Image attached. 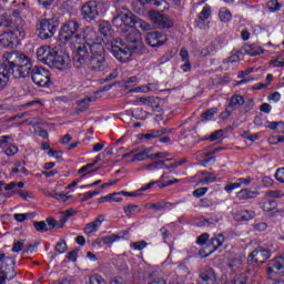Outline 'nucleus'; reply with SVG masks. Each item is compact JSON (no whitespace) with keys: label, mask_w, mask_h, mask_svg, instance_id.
<instances>
[{"label":"nucleus","mask_w":284,"mask_h":284,"mask_svg":"<svg viewBox=\"0 0 284 284\" xmlns=\"http://www.w3.org/2000/svg\"><path fill=\"white\" fill-rule=\"evenodd\" d=\"M47 225H49V230H54V227H58L59 230V222L54 217H48L45 220Z\"/></svg>","instance_id":"63"},{"label":"nucleus","mask_w":284,"mask_h":284,"mask_svg":"<svg viewBox=\"0 0 284 284\" xmlns=\"http://www.w3.org/2000/svg\"><path fill=\"white\" fill-rule=\"evenodd\" d=\"M99 230V224L97 222H90L85 225L84 227V234H93V232H98Z\"/></svg>","instance_id":"44"},{"label":"nucleus","mask_w":284,"mask_h":284,"mask_svg":"<svg viewBox=\"0 0 284 284\" xmlns=\"http://www.w3.org/2000/svg\"><path fill=\"white\" fill-rule=\"evenodd\" d=\"M22 12L23 11L21 9H16L10 16H0V28H14L16 30H23L26 21H23V18L21 17Z\"/></svg>","instance_id":"11"},{"label":"nucleus","mask_w":284,"mask_h":284,"mask_svg":"<svg viewBox=\"0 0 284 284\" xmlns=\"http://www.w3.org/2000/svg\"><path fill=\"white\" fill-rule=\"evenodd\" d=\"M99 32L101 34V41L106 45L112 41V24L108 21H101L99 24Z\"/></svg>","instance_id":"20"},{"label":"nucleus","mask_w":284,"mask_h":284,"mask_svg":"<svg viewBox=\"0 0 284 284\" xmlns=\"http://www.w3.org/2000/svg\"><path fill=\"white\" fill-rule=\"evenodd\" d=\"M111 52L120 63H126L132 54H139V47H128V44H124L123 39L118 38L111 47Z\"/></svg>","instance_id":"6"},{"label":"nucleus","mask_w":284,"mask_h":284,"mask_svg":"<svg viewBox=\"0 0 284 284\" xmlns=\"http://www.w3.org/2000/svg\"><path fill=\"white\" fill-rule=\"evenodd\" d=\"M49 68H53L54 70H63L70 69V54L65 53V51H54V54L51 55L49 63H47Z\"/></svg>","instance_id":"12"},{"label":"nucleus","mask_w":284,"mask_h":284,"mask_svg":"<svg viewBox=\"0 0 284 284\" xmlns=\"http://www.w3.org/2000/svg\"><path fill=\"white\" fill-rule=\"evenodd\" d=\"M149 19L152 21V23H154L155 28L165 30L173 28L174 22H172V20L168 17H165L164 14H162L159 11H154L151 10L149 11Z\"/></svg>","instance_id":"17"},{"label":"nucleus","mask_w":284,"mask_h":284,"mask_svg":"<svg viewBox=\"0 0 284 284\" xmlns=\"http://www.w3.org/2000/svg\"><path fill=\"white\" fill-rule=\"evenodd\" d=\"M266 196L270 199H283L284 194L281 190L267 191Z\"/></svg>","instance_id":"55"},{"label":"nucleus","mask_w":284,"mask_h":284,"mask_svg":"<svg viewBox=\"0 0 284 284\" xmlns=\"http://www.w3.org/2000/svg\"><path fill=\"white\" fill-rule=\"evenodd\" d=\"M131 247H133V250H138V252H141V250H145V247H148V242H145V240L133 242L131 243Z\"/></svg>","instance_id":"49"},{"label":"nucleus","mask_w":284,"mask_h":284,"mask_svg":"<svg viewBox=\"0 0 284 284\" xmlns=\"http://www.w3.org/2000/svg\"><path fill=\"white\" fill-rule=\"evenodd\" d=\"M239 187H241V184H239V182L235 183H229L224 186L225 192H227V194H232V192H234V190H239Z\"/></svg>","instance_id":"58"},{"label":"nucleus","mask_w":284,"mask_h":284,"mask_svg":"<svg viewBox=\"0 0 284 284\" xmlns=\"http://www.w3.org/2000/svg\"><path fill=\"white\" fill-rule=\"evenodd\" d=\"M145 170H165V161H155L144 166Z\"/></svg>","instance_id":"37"},{"label":"nucleus","mask_w":284,"mask_h":284,"mask_svg":"<svg viewBox=\"0 0 284 284\" xmlns=\"http://www.w3.org/2000/svg\"><path fill=\"white\" fill-rule=\"evenodd\" d=\"M30 74L33 83L37 84L38 88H50L52 85V78L50 71L45 68L39 65L32 68L31 62L29 75Z\"/></svg>","instance_id":"10"},{"label":"nucleus","mask_w":284,"mask_h":284,"mask_svg":"<svg viewBox=\"0 0 284 284\" xmlns=\"http://www.w3.org/2000/svg\"><path fill=\"white\" fill-rule=\"evenodd\" d=\"M139 28L141 30H143L144 32H148V30H152V24L145 22L141 18H138V22L135 24V29L139 30Z\"/></svg>","instance_id":"41"},{"label":"nucleus","mask_w":284,"mask_h":284,"mask_svg":"<svg viewBox=\"0 0 284 284\" xmlns=\"http://www.w3.org/2000/svg\"><path fill=\"white\" fill-rule=\"evenodd\" d=\"M92 101H97V97H89L81 99L77 102V106L74 109V114L79 115L90 109V104Z\"/></svg>","instance_id":"23"},{"label":"nucleus","mask_w":284,"mask_h":284,"mask_svg":"<svg viewBox=\"0 0 284 284\" xmlns=\"http://www.w3.org/2000/svg\"><path fill=\"white\" fill-rule=\"evenodd\" d=\"M275 179H276V181H278V183H284V168L276 170Z\"/></svg>","instance_id":"64"},{"label":"nucleus","mask_w":284,"mask_h":284,"mask_svg":"<svg viewBox=\"0 0 284 284\" xmlns=\"http://www.w3.org/2000/svg\"><path fill=\"white\" fill-rule=\"evenodd\" d=\"M168 205L175 207L176 203L159 202V203L151 204L149 206V210H155V212H161V211L165 210V206H168Z\"/></svg>","instance_id":"33"},{"label":"nucleus","mask_w":284,"mask_h":284,"mask_svg":"<svg viewBox=\"0 0 284 284\" xmlns=\"http://www.w3.org/2000/svg\"><path fill=\"white\" fill-rule=\"evenodd\" d=\"M80 41L79 45H85L89 48V50H92V48H98L99 52H102L105 54V47L101 41H99V33H97V30L92 27H87L82 30V32L79 33Z\"/></svg>","instance_id":"7"},{"label":"nucleus","mask_w":284,"mask_h":284,"mask_svg":"<svg viewBox=\"0 0 284 284\" xmlns=\"http://www.w3.org/2000/svg\"><path fill=\"white\" fill-rule=\"evenodd\" d=\"M266 274L270 276V278H274V276H283V264L281 257H276L268 262Z\"/></svg>","instance_id":"19"},{"label":"nucleus","mask_w":284,"mask_h":284,"mask_svg":"<svg viewBox=\"0 0 284 284\" xmlns=\"http://www.w3.org/2000/svg\"><path fill=\"white\" fill-rule=\"evenodd\" d=\"M266 7L268 8L270 12H278L283 4H281L278 0H268Z\"/></svg>","instance_id":"39"},{"label":"nucleus","mask_w":284,"mask_h":284,"mask_svg":"<svg viewBox=\"0 0 284 284\" xmlns=\"http://www.w3.org/2000/svg\"><path fill=\"white\" fill-rule=\"evenodd\" d=\"M55 252H58V254H65V252H68V243H65L64 240L58 242L55 244Z\"/></svg>","instance_id":"46"},{"label":"nucleus","mask_w":284,"mask_h":284,"mask_svg":"<svg viewBox=\"0 0 284 284\" xmlns=\"http://www.w3.org/2000/svg\"><path fill=\"white\" fill-rule=\"evenodd\" d=\"M217 113H219L217 108L207 109L204 113H202V119H205V121H210V119H213L214 114H217Z\"/></svg>","instance_id":"43"},{"label":"nucleus","mask_w":284,"mask_h":284,"mask_svg":"<svg viewBox=\"0 0 284 284\" xmlns=\"http://www.w3.org/2000/svg\"><path fill=\"white\" fill-rule=\"evenodd\" d=\"M123 32V43L129 48L138 47V54H141V32L136 27L131 29H122Z\"/></svg>","instance_id":"13"},{"label":"nucleus","mask_w":284,"mask_h":284,"mask_svg":"<svg viewBox=\"0 0 284 284\" xmlns=\"http://www.w3.org/2000/svg\"><path fill=\"white\" fill-rule=\"evenodd\" d=\"M45 196H49L50 199H55V201H62L63 203H65V201H68V199H72V195H65L63 193H57L55 191H47L44 193Z\"/></svg>","instance_id":"30"},{"label":"nucleus","mask_w":284,"mask_h":284,"mask_svg":"<svg viewBox=\"0 0 284 284\" xmlns=\"http://www.w3.org/2000/svg\"><path fill=\"white\" fill-rule=\"evenodd\" d=\"M80 14L87 23L97 21V17H99V3L94 0L84 2L81 7Z\"/></svg>","instance_id":"14"},{"label":"nucleus","mask_w":284,"mask_h":284,"mask_svg":"<svg viewBox=\"0 0 284 284\" xmlns=\"http://www.w3.org/2000/svg\"><path fill=\"white\" fill-rule=\"evenodd\" d=\"M214 205V202L207 197H203L199 202V207H212Z\"/></svg>","instance_id":"57"},{"label":"nucleus","mask_w":284,"mask_h":284,"mask_svg":"<svg viewBox=\"0 0 284 284\" xmlns=\"http://www.w3.org/2000/svg\"><path fill=\"white\" fill-rule=\"evenodd\" d=\"M168 156H170L169 152H158L150 154L149 159L154 161V159H168Z\"/></svg>","instance_id":"61"},{"label":"nucleus","mask_w":284,"mask_h":284,"mask_svg":"<svg viewBox=\"0 0 284 284\" xmlns=\"http://www.w3.org/2000/svg\"><path fill=\"white\" fill-rule=\"evenodd\" d=\"M26 37L24 29L7 28V30L0 34V45L8 50H14L19 45L21 39Z\"/></svg>","instance_id":"5"},{"label":"nucleus","mask_w":284,"mask_h":284,"mask_svg":"<svg viewBox=\"0 0 284 284\" xmlns=\"http://www.w3.org/2000/svg\"><path fill=\"white\" fill-rule=\"evenodd\" d=\"M209 240H210V234L209 233H203L197 237L196 244L197 245H205V243H207Z\"/></svg>","instance_id":"62"},{"label":"nucleus","mask_w":284,"mask_h":284,"mask_svg":"<svg viewBox=\"0 0 284 284\" xmlns=\"http://www.w3.org/2000/svg\"><path fill=\"white\" fill-rule=\"evenodd\" d=\"M270 256H272V251L263 246H257L252 253L248 254L247 264L248 265H263Z\"/></svg>","instance_id":"15"},{"label":"nucleus","mask_w":284,"mask_h":284,"mask_svg":"<svg viewBox=\"0 0 284 284\" xmlns=\"http://www.w3.org/2000/svg\"><path fill=\"white\" fill-rule=\"evenodd\" d=\"M223 243H225V236L223 234H217L216 236L212 237L209 241L207 247H211L206 256H210V254H214L219 247L223 246Z\"/></svg>","instance_id":"22"},{"label":"nucleus","mask_w":284,"mask_h":284,"mask_svg":"<svg viewBox=\"0 0 284 284\" xmlns=\"http://www.w3.org/2000/svg\"><path fill=\"white\" fill-rule=\"evenodd\" d=\"M123 210H124L125 216H128V219H131L132 214H134V212H136V210H139V205L129 204V205L124 206Z\"/></svg>","instance_id":"42"},{"label":"nucleus","mask_w":284,"mask_h":284,"mask_svg":"<svg viewBox=\"0 0 284 284\" xmlns=\"http://www.w3.org/2000/svg\"><path fill=\"white\" fill-rule=\"evenodd\" d=\"M278 203H276V200H268L261 204V207L264 212H272V210H276V206Z\"/></svg>","instance_id":"34"},{"label":"nucleus","mask_w":284,"mask_h":284,"mask_svg":"<svg viewBox=\"0 0 284 284\" xmlns=\"http://www.w3.org/2000/svg\"><path fill=\"white\" fill-rule=\"evenodd\" d=\"M73 65L77 70H91V72H103L105 70V53L99 51L98 47L88 50L85 44H79L73 54Z\"/></svg>","instance_id":"2"},{"label":"nucleus","mask_w":284,"mask_h":284,"mask_svg":"<svg viewBox=\"0 0 284 284\" xmlns=\"http://www.w3.org/2000/svg\"><path fill=\"white\" fill-rule=\"evenodd\" d=\"M161 103L163 100L161 98L149 97V106L154 110V112H161L163 109L161 108Z\"/></svg>","instance_id":"29"},{"label":"nucleus","mask_w":284,"mask_h":284,"mask_svg":"<svg viewBox=\"0 0 284 284\" xmlns=\"http://www.w3.org/2000/svg\"><path fill=\"white\" fill-rule=\"evenodd\" d=\"M146 43L151 48H161L168 43V36L161 31H150L146 33Z\"/></svg>","instance_id":"18"},{"label":"nucleus","mask_w":284,"mask_h":284,"mask_svg":"<svg viewBox=\"0 0 284 284\" xmlns=\"http://www.w3.org/2000/svg\"><path fill=\"white\" fill-rule=\"evenodd\" d=\"M220 20L223 23H230L232 21V12L230 10L220 11Z\"/></svg>","instance_id":"45"},{"label":"nucleus","mask_w":284,"mask_h":284,"mask_svg":"<svg viewBox=\"0 0 284 284\" xmlns=\"http://www.w3.org/2000/svg\"><path fill=\"white\" fill-rule=\"evenodd\" d=\"M13 219L18 222V223H23V221L28 220V219H34V213H16L13 215Z\"/></svg>","instance_id":"38"},{"label":"nucleus","mask_w":284,"mask_h":284,"mask_svg":"<svg viewBox=\"0 0 284 284\" xmlns=\"http://www.w3.org/2000/svg\"><path fill=\"white\" fill-rule=\"evenodd\" d=\"M33 227L40 234H43V232H50V229L48 227V224L45 223V221H36V222H33Z\"/></svg>","instance_id":"35"},{"label":"nucleus","mask_w":284,"mask_h":284,"mask_svg":"<svg viewBox=\"0 0 284 284\" xmlns=\"http://www.w3.org/2000/svg\"><path fill=\"white\" fill-rule=\"evenodd\" d=\"M256 196H258V192L252 191L251 189H242L236 193L239 201H247L250 199H256Z\"/></svg>","instance_id":"27"},{"label":"nucleus","mask_w":284,"mask_h":284,"mask_svg":"<svg viewBox=\"0 0 284 284\" xmlns=\"http://www.w3.org/2000/svg\"><path fill=\"white\" fill-rule=\"evenodd\" d=\"M24 243H26V240L14 242L11 248V252H17V253L21 252L23 250Z\"/></svg>","instance_id":"59"},{"label":"nucleus","mask_w":284,"mask_h":284,"mask_svg":"<svg viewBox=\"0 0 284 284\" xmlns=\"http://www.w3.org/2000/svg\"><path fill=\"white\" fill-rule=\"evenodd\" d=\"M227 284H252L245 274L235 275Z\"/></svg>","instance_id":"31"},{"label":"nucleus","mask_w":284,"mask_h":284,"mask_svg":"<svg viewBox=\"0 0 284 284\" xmlns=\"http://www.w3.org/2000/svg\"><path fill=\"white\" fill-rule=\"evenodd\" d=\"M126 234H130V232H128L126 230H123L119 234L103 236L102 243L104 245H112V243H115V241H121V239H123V236H126Z\"/></svg>","instance_id":"25"},{"label":"nucleus","mask_w":284,"mask_h":284,"mask_svg":"<svg viewBox=\"0 0 284 284\" xmlns=\"http://www.w3.org/2000/svg\"><path fill=\"white\" fill-rule=\"evenodd\" d=\"M245 103L243 95L235 94L231 98L227 108L234 112L236 108H241Z\"/></svg>","instance_id":"28"},{"label":"nucleus","mask_w":284,"mask_h":284,"mask_svg":"<svg viewBox=\"0 0 284 284\" xmlns=\"http://www.w3.org/2000/svg\"><path fill=\"white\" fill-rule=\"evenodd\" d=\"M207 190H210V189L209 187L195 189L193 191V196H195V199H201V196H205V194H207Z\"/></svg>","instance_id":"56"},{"label":"nucleus","mask_w":284,"mask_h":284,"mask_svg":"<svg viewBox=\"0 0 284 284\" xmlns=\"http://www.w3.org/2000/svg\"><path fill=\"white\" fill-rule=\"evenodd\" d=\"M138 21L139 17L132 13L128 8L119 9L112 19L113 26H115V28H121L122 30L136 28Z\"/></svg>","instance_id":"4"},{"label":"nucleus","mask_w":284,"mask_h":284,"mask_svg":"<svg viewBox=\"0 0 284 284\" xmlns=\"http://www.w3.org/2000/svg\"><path fill=\"white\" fill-rule=\"evenodd\" d=\"M0 284H6V281H14L17 274L14 267L17 266V260L12 256H6V253H0Z\"/></svg>","instance_id":"8"},{"label":"nucleus","mask_w":284,"mask_h":284,"mask_svg":"<svg viewBox=\"0 0 284 284\" xmlns=\"http://www.w3.org/2000/svg\"><path fill=\"white\" fill-rule=\"evenodd\" d=\"M211 14H212V7L205 6L203 10L200 12L199 19L200 21H207Z\"/></svg>","instance_id":"40"},{"label":"nucleus","mask_w":284,"mask_h":284,"mask_svg":"<svg viewBox=\"0 0 284 284\" xmlns=\"http://www.w3.org/2000/svg\"><path fill=\"white\" fill-rule=\"evenodd\" d=\"M39 250V242H34L33 244H28L27 248L22 251V254H32L33 252H37Z\"/></svg>","instance_id":"52"},{"label":"nucleus","mask_w":284,"mask_h":284,"mask_svg":"<svg viewBox=\"0 0 284 284\" xmlns=\"http://www.w3.org/2000/svg\"><path fill=\"white\" fill-rule=\"evenodd\" d=\"M223 136V130H216L209 138L203 139V141H219Z\"/></svg>","instance_id":"53"},{"label":"nucleus","mask_w":284,"mask_h":284,"mask_svg":"<svg viewBox=\"0 0 284 284\" xmlns=\"http://www.w3.org/2000/svg\"><path fill=\"white\" fill-rule=\"evenodd\" d=\"M79 256V248H74L73 251H70L67 255L68 261H71L72 263H77V258Z\"/></svg>","instance_id":"60"},{"label":"nucleus","mask_w":284,"mask_h":284,"mask_svg":"<svg viewBox=\"0 0 284 284\" xmlns=\"http://www.w3.org/2000/svg\"><path fill=\"white\" fill-rule=\"evenodd\" d=\"M265 52V49L261 47L251 45V50L248 51L250 57H258Z\"/></svg>","instance_id":"51"},{"label":"nucleus","mask_w":284,"mask_h":284,"mask_svg":"<svg viewBox=\"0 0 284 284\" xmlns=\"http://www.w3.org/2000/svg\"><path fill=\"white\" fill-rule=\"evenodd\" d=\"M170 132H172V129L163 128L160 130H151L149 133L139 134L138 138L150 141V139H159V136H163V134H170Z\"/></svg>","instance_id":"24"},{"label":"nucleus","mask_w":284,"mask_h":284,"mask_svg":"<svg viewBox=\"0 0 284 284\" xmlns=\"http://www.w3.org/2000/svg\"><path fill=\"white\" fill-rule=\"evenodd\" d=\"M17 152H19V148L17 145L10 144L9 146H7V149L4 150V154L7 156H14V154H17Z\"/></svg>","instance_id":"54"},{"label":"nucleus","mask_w":284,"mask_h":284,"mask_svg":"<svg viewBox=\"0 0 284 284\" xmlns=\"http://www.w3.org/2000/svg\"><path fill=\"white\" fill-rule=\"evenodd\" d=\"M256 216L253 210H241L235 213V221H252Z\"/></svg>","instance_id":"26"},{"label":"nucleus","mask_w":284,"mask_h":284,"mask_svg":"<svg viewBox=\"0 0 284 284\" xmlns=\"http://www.w3.org/2000/svg\"><path fill=\"white\" fill-rule=\"evenodd\" d=\"M55 49H52L50 45H43L40 47L37 51V57L39 61H42V63H48L50 62V59H52V54H54Z\"/></svg>","instance_id":"21"},{"label":"nucleus","mask_w":284,"mask_h":284,"mask_svg":"<svg viewBox=\"0 0 284 284\" xmlns=\"http://www.w3.org/2000/svg\"><path fill=\"white\" fill-rule=\"evenodd\" d=\"M131 116H133V119L136 121H145V119H148V112L142 108H138L132 111Z\"/></svg>","instance_id":"32"},{"label":"nucleus","mask_w":284,"mask_h":284,"mask_svg":"<svg viewBox=\"0 0 284 284\" xmlns=\"http://www.w3.org/2000/svg\"><path fill=\"white\" fill-rule=\"evenodd\" d=\"M61 21L59 17L51 16L50 18H42L36 24V34L42 41H48V39H52L54 34H57V30H59Z\"/></svg>","instance_id":"3"},{"label":"nucleus","mask_w":284,"mask_h":284,"mask_svg":"<svg viewBox=\"0 0 284 284\" xmlns=\"http://www.w3.org/2000/svg\"><path fill=\"white\" fill-rule=\"evenodd\" d=\"M89 284H108V282L103 278V276L95 274L90 277Z\"/></svg>","instance_id":"48"},{"label":"nucleus","mask_w":284,"mask_h":284,"mask_svg":"<svg viewBox=\"0 0 284 284\" xmlns=\"http://www.w3.org/2000/svg\"><path fill=\"white\" fill-rule=\"evenodd\" d=\"M278 125H282V130H280L277 132L280 134H284V122H270V121H267L266 128H268V130H276V128H278Z\"/></svg>","instance_id":"50"},{"label":"nucleus","mask_w":284,"mask_h":284,"mask_svg":"<svg viewBox=\"0 0 284 284\" xmlns=\"http://www.w3.org/2000/svg\"><path fill=\"white\" fill-rule=\"evenodd\" d=\"M174 54H176V50H171V51L166 52L163 57H161L159 59L158 65L161 67V65L168 63V61H172V59H174Z\"/></svg>","instance_id":"36"},{"label":"nucleus","mask_w":284,"mask_h":284,"mask_svg":"<svg viewBox=\"0 0 284 284\" xmlns=\"http://www.w3.org/2000/svg\"><path fill=\"white\" fill-rule=\"evenodd\" d=\"M148 152H150V151L149 150H144V151L140 152V153H136L133 156V159L131 160V163H134V161H145V159H150V158H148V156H150L148 154Z\"/></svg>","instance_id":"47"},{"label":"nucleus","mask_w":284,"mask_h":284,"mask_svg":"<svg viewBox=\"0 0 284 284\" xmlns=\"http://www.w3.org/2000/svg\"><path fill=\"white\" fill-rule=\"evenodd\" d=\"M81 24L77 20H71L65 22L59 31V41L62 43H70V41H81V36H79V28Z\"/></svg>","instance_id":"9"},{"label":"nucleus","mask_w":284,"mask_h":284,"mask_svg":"<svg viewBox=\"0 0 284 284\" xmlns=\"http://www.w3.org/2000/svg\"><path fill=\"white\" fill-rule=\"evenodd\" d=\"M2 59L3 61L0 64V92L8 88L10 77H13V79H28L32 68L30 55L19 50L4 52Z\"/></svg>","instance_id":"1"},{"label":"nucleus","mask_w":284,"mask_h":284,"mask_svg":"<svg viewBox=\"0 0 284 284\" xmlns=\"http://www.w3.org/2000/svg\"><path fill=\"white\" fill-rule=\"evenodd\" d=\"M219 276L212 266H204L197 272L196 284H216Z\"/></svg>","instance_id":"16"}]
</instances>
